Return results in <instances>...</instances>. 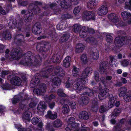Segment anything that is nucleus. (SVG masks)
<instances>
[{
    "instance_id": "1",
    "label": "nucleus",
    "mask_w": 131,
    "mask_h": 131,
    "mask_svg": "<svg viewBox=\"0 0 131 131\" xmlns=\"http://www.w3.org/2000/svg\"><path fill=\"white\" fill-rule=\"evenodd\" d=\"M23 58L20 63L25 66L37 67L41 64L42 58L40 56L36 55L30 51L25 53Z\"/></svg>"
},
{
    "instance_id": "2",
    "label": "nucleus",
    "mask_w": 131,
    "mask_h": 131,
    "mask_svg": "<svg viewBox=\"0 0 131 131\" xmlns=\"http://www.w3.org/2000/svg\"><path fill=\"white\" fill-rule=\"evenodd\" d=\"M50 48V44L47 42H42L41 44L38 45L37 47V48L39 50L43 58L44 59L47 57L49 53L48 50Z\"/></svg>"
},
{
    "instance_id": "3",
    "label": "nucleus",
    "mask_w": 131,
    "mask_h": 131,
    "mask_svg": "<svg viewBox=\"0 0 131 131\" xmlns=\"http://www.w3.org/2000/svg\"><path fill=\"white\" fill-rule=\"evenodd\" d=\"M12 52V53L9 58L10 60L19 59L22 53V50L20 47H17L13 49Z\"/></svg>"
},
{
    "instance_id": "4",
    "label": "nucleus",
    "mask_w": 131,
    "mask_h": 131,
    "mask_svg": "<svg viewBox=\"0 0 131 131\" xmlns=\"http://www.w3.org/2000/svg\"><path fill=\"white\" fill-rule=\"evenodd\" d=\"M76 83L73 85V88L79 91H81L84 89L86 81L84 79L81 78H78L76 79Z\"/></svg>"
},
{
    "instance_id": "5",
    "label": "nucleus",
    "mask_w": 131,
    "mask_h": 131,
    "mask_svg": "<svg viewBox=\"0 0 131 131\" xmlns=\"http://www.w3.org/2000/svg\"><path fill=\"white\" fill-rule=\"evenodd\" d=\"M47 89L46 85L41 83L38 85V88H35L33 90L34 93L37 95H42L46 92Z\"/></svg>"
},
{
    "instance_id": "6",
    "label": "nucleus",
    "mask_w": 131,
    "mask_h": 131,
    "mask_svg": "<svg viewBox=\"0 0 131 131\" xmlns=\"http://www.w3.org/2000/svg\"><path fill=\"white\" fill-rule=\"evenodd\" d=\"M42 3L38 1H36L33 3H31L29 5V7L31 8L32 12L36 14L40 13V9L39 8L38 5H41Z\"/></svg>"
},
{
    "instance_id": "7",
    "label": "nucleus",
    "mask_w": 131,
    "mask_h": 131,
    "mask_svg": "<svg viewBox=\"0 0 131 131\" xmlns=\"http://www.w3.org/2000/svg\"><path fill=\"white\" fill-rule=\"evenodd\" d=\"M41 77V76L39 74H35L30 82V87L33 88L37 86L40 83V79Z\"/></svg>"
},
{
    "instance_id": "8",
    "label": "nucleus",
    "mask_w": 131,
    "mask_h": 131,
    "mask_svg": "<svg viewBox=\"0 0 131 131\" xmlns=\"http://www.w3.org/2000/svg\"><path fill=\"white\" fill-rule=\"evenodd\" d=\"M24 95L23 93H20L19 94L17 95H16L12 100V103L14 104H15L18 103L20 100H32V99L28 97V96H26L25 97H24Z\"/></svg>"
},
{
    "instance_id": "9",
    "label": "nucleus",
    "mask_w": 131,
    "mask_h": 131,
    "mask_svg": "<svg viewBox=\"0 0 131 131\" xmlns=\"http://www.w3.org/2000/svg\"><path fill=\"white\" fill-rule=\"evenodd\" d=\"M125 38L123 36H119L116 37L115 39L114 43L116 47H120L124 43Z\"/></svg>"
},
{
    "instance_id": "10",
    "label": "nucleus",
    "mask_w": 131,
    "mask_h": 131,
    "mask_svg": "<svg viewBox=\"0 0 131 131\" xmlns=\"http://www.w3.org/2000/svg\"><path fill=\"white\" fill-rule=\"evenodd\" d=\"M108 63L106 61L101 62L99 68V71L101 74H103L106 72V69L108 67Z\"/></svg>"
},
{
    "instance_id": "11",
    "label": "nucleus",
    "mask_w": 131,
    "mask_h": 131,
    "mask_svg": "<svg viewBox=\"0 0 131 131\" xmlns=\"http://www.w3.org/2000/svg\"><path fill=\"white\" fill-rule=\"evenodd\" d=\"M108 18L110 20L114 23L116 24L118 22H119L118 24V26H121L122 25L121 22L119 21L118 16L116 14L113 13L109 14Z\"/></svg>"
},
{
    "instance_id": "12",
    "label": "nucleus",
    "mask_w": 131,
    "mask_h": 131,
    "mask_svg": "<svg viewBox=\"0 0 131 131\" xmlns=\"http://www.w3.org/2000/svg\"><path fill=\"white\" fill-rule=\"evenodd\" d=\"M41 29V26L39 22L35 23L32 26V32L35 34L39 35L40 30Z\"/></svg>"
},
{
    "instance_id": "13",
    "label": "nucleus",
    "mask_w": 131,
    "mask_h": 131,
    "mask_svg": "<svg viewBox=\"0 0 131 131\" xmlns=\"http://www.w3.org/2000/svg\"><path fill=\"white\" fill-rule=\"evenodd\" d=\"M55 75L59 77H62L64 75V71L60 67L58 66L56 67L54 71Z\"/></svg>"
},
{
    "instance_id": "14",
    "label": "nucleus",
    "mask_w": 131,
    "mask_h": 131,
    "mask_svg": "<svg viewBox=\"0 0 131 131\" xmlns=\"http://www.w3.org/2000/svg\"><path fill=\"white\" fill-rule=\"evenodd\" d=\"M95 15L93 12L89 11H86L83 13V17L87 20H89L91 19L94 20Z\"/></svg>"
},
{
    "instance_id": "15",
    "label": "nucleus",
    "mask_w": 131,
    "mask_h": 131,
    "mask_svg": "<svg viewBox=\"0 0 131 131\" xmlns=\"http://www.w3.org/2000/svg\"><path fill=\"white\" fill-rule=\"evenodd\" d=\"M0 37L5 40H9L12 38L10 32L8 30L4 31L0 33Z\"/></svg>"
},
{
    "instance_id": "16",
    "label": "nucleus",
    "mask_w": 131,
    "mask_h": 131,
    "mask_svg": "<svg viewBox=\"0 0 131 131\" xmlns=\"http://www.w3.org/2000/svg\"><path fill=\"white\" fill-rule=\"evenodd\" d=\"M108 9L106 6L102 5L99 9L97 14L100 16H103L106 14L108 12Z\"/></svg>"
},
{
    "instance_id": "17",
    "label": "nucleus",
    "mask_w": 131,
    "mask_h": 131,
    "mask_svg": "<svg viewBox=\"0 0 131 131\" xmlns=\"http://www.w3.org/2000/svg\"><path fill=\"white\" fill-rule=\"evenodd\" d=\"M33 15V12L30 10H28L24 15V19L25 22H28L32 19V16Z\"/></svg>"
},
{
    "instance_id": "18",
    "label": "nucleus",
    "mask_w": 131,
    "mask_h": 131,
    "mask_svg": "<svg viewBox=\"0 0 131 131\" xmlns=\"http://www.w3.org/2000/svg\"><path fill=\"white\" fill-rule=\"evenodd\" d=\"M109 101L108 102V106L110 108L113 107L115 104L116 102V97H113L112 95H110L109 96Z\"/></svg>"
},
{
    "instance_id": "19",
    "label": "nucleus",
    "mask_w": 131,
    "mask_h": 131,
    "mask_svg": "<svg viewBox=\"0 0 131 131\" xmlns=\"http://www.w3.org/2000/svg\"><path fill=\"white\" fill-rule=\"evenodd\" d=\"M11 83L16 86H19L21 84V81L20 78L17 77H14L10 80Z\"/></svg>"
},
{
    "instance_id": "20",
    "label": "nucleus",
    "mask_w": 131,
    "mask_h": 131,
    "mask_svg": "<svg viewBox=\"0 0 131 131\" xmlns=\"http://www.w3.org/2000/svg\"><path fill=\"white\" fill-rule=\"evenodd\" d=\"M88 30V27L85 26L82 27L79 32V35L80 37L83 38L86 37L87 36Z\"/></svg>"
},
{
    "instance_id": "21",
    "label": "nucleus",
    "mask_w": 131,
    "mask_h": 131,
    "mask_svg": "<svg viewBox=\"0 0 131 131\" xmlns=\"http://www.w3.org/2000/svg\"><path fill=\"white\" fill-rule=\"evenodd\" d=\"M92 70L90 67H87L83 72L82 78L84 79L88 76L89 74H90L92 72Z\"/></svg>"
},
{
    "instance_id": "22",
    "label": "nucleus",
    "mask_w": 131,
    "mask_h": 131,
    "mask_svg": "<svg viewBox=\"0 0 131 131\" xmlns=\"http://www.w3.org/2000/svg\"><path fill=\"white\" fill-rule=\"evenodd\" d=\"M46 116L47 118L52 120H54L57 118V113L56 112L53 113L51 111H49L47 112V114L46 115Z\"/></svg>"
},
{
    "instance_id": "23",
    "label": "nucleus",
    "mask_w": 131,
    "mask_h": 131,
    "mask_svg": "<svg viewBox=\"0 0 131 131\" xmlns=\"http://www.w3.org/2000/svg\"><path fill=\"white\" fill-rule=\"evenodd\" d=\"M79 117L81 119L86 120L89 118V115L87 112L85 111H83L80 113Z\"/></svg>"
},
{
    "instance_id": "24",
    "label": "nucleus",
    "mask_w": 131,
    "mask_h": 131,
    "mask_svg": "<svg viewBox=\"0 0 131 131\" xmlns=\"http://www.w3.org/2000/svg\"><path fill=\"white\" fill-rule=\"evenodd\" d=\"M71 4L72 3L70 0H63L61 3V6L65 8L69 7Z\"/></svg>"
},
{
    "instance_id": "25",
    "label": "nucleus",
    "mask_w": 131,
    "mask_h": 131,
    "mask_svg": "<svg viewBox=\"0 0 131 131\" xmlns=\"http://www.w3.org/2000/svg\"><path fill=\"white\" fill-rule=\"evenodd\" d=\"M109 90L107 89L102 90L99 93V97L100 100H102L105 97L106 95L108 94Z\"/></svg>"
},
{
    "instance_id": "26",
    "label": "nucleus",
    "mask_w": 131,
    "mask_h": 131,
    "mask_svg": "<svg viewBox=\"0 0 131 131\" xmlns=\"http://www.w3.org/2000/svg\"><path fill=\"white\" fill-rule=\"evenodd\" d=\"M63 65L65 67L68 68L70 66L71 62V58L69 56L66 57L63 60Z\"/></svg>"
},
{
    "instance_id": "27",
    "label": "nucleus",
    "mask_w": 131,
    "mask_h": 131,
    "mask_svg": "<svg viewBox=\"0 0 131 131\" xmlns=\"http://www.w3.org/2000/svg\"><path fill=\"white\" fill-rule=\"evenodd\" d=\"M47 106L45 102H41L39 104L37 109L40 112H43L46 108Z\"/></svg>"
},
{
    "instance_id": "28",
    "label": "nucleus",
    "mask_w": 131,
    "mask_h": 131,
    "mask_svg": "<svg viewBox=\"0 0 131 131\" xmlns=\"http://www.w3.org/2000/svg\"><path fill=\"white\" fill-rule=\"evenodd\" d=\"M52 70H53L51 68L45 70L43 69L41 72L40 73L42 76L47 78L48 77L49 74Z\"/></svg>"
},
{
    "instance_id": "29",
    "label": "nucleus",
    "mask_w": 131,
    "mask_h": 131,
    "mask_svg": "<svg viewBox=\"0 0 131 131\" xmlns=\"http://www.w3.org/2000/svg\"><path fill=\"white\" fill-rule=\"evenodd\" d=\"M84 48V46L82 43L78 44L76 47L75 51L78 53L82 52Z\"/></svg>"
},
{
    "instance_id": "30",
    "label": "nucleus",
    "mask_w": 131,
    "mask_h": 131,
    "mask_svg": "<svg viewBox=\"0 0 131 131\" xmlns=\"http://www.w3.org/2000/svg\"><path fill=\"white\" fill-rule=\"evenodd\" d=\"M119 92V96L120 97L124 96L126 93L127 88L125 86L120 88L118 90Z\"/></svg>"
},
{
    "instance_id": "31",
    "label": "nucleus",
    "mask_w": 131,
    "mask_h": 131,
    "mask_svg": "<svg viewBox=\"0 0 131 131\" xmlns=\"http://www.w3.org/2000/svg\"><path fill=\"white\" fill-rule=\"evenodd\" d=\"M17 24V21L15 19H13L9 21L8 23V26L10 28L13 29L16 27V24Z\"/></svg>"
},
{
    "instance_id": "32",
    "label": "nucleus",
    "mask_w": 131,
    "mask_h": 131,
    "mask_svg": "<svg viewBox=\"0 0 131 131\" xmlns=\"http://www.w3.org/2000/svg\"><path fill=\"white\" fill-rule=\"evenodd\" d=\"M61 82L59 78L58 77H54L52 81L53 86L56 88L60 85Z\"/></svg>"
},
{
    "instance_id": "33",
    "label": "nucleus",
    "mask_w": 131,
    "mask_h": 131,
    "mask_svg": "<svg viewBox=\"0 0 131 131\" xmlns=\"http://www.w3.org/2000/svg\"><path fill=\"white\" fill-rule=\"evenodd\" d=\"M62 123L61 120L57 119L53 122V125L54 127L58 128L62 126Z\"/></svg>"
},
{
    "instance_id": "34",
    "label": "nucleus",
    "mask_w": 131,
    "mask_h": 131,
    "mask_svg": "<svg viewBox=\"0 0 131 131\" xmlns=\"http://www.w3.org/2000/svg\"><path fill=\"white\" fill-rule=\"evenodd\" d=\"M124 97V99L126 101H131V91H129L127 92Z\"/></svg>"
},
{
    "instance_id": "35",
    "label": "nucleus",
    "mask_w": 131,
    "mask_h": 131,
    "mask_svg": "<svg viewBox=\"0 0 131 131\" xmlns=\"http://www.w3.org/2000/svg\"><path fill=\"white\" fill-rule=\"evenodd\" d=\"M92 58L94 60H97L99 57L98 51L97 50L92 51L91 53Z\"/></svg>"
},
{
    "instance_id": "36",
    "label": "nucleus",
    "mask_w": 131,
    "mask_h": 131,
    "mask_svg": "<svg viewBox=\"0 0 131 131\" xmlns=\"http://www.w3.org/2000/svg\"><path fill=\"white\" fill-rule=\"evenodd\" d=\"M121 15L123 19L125 20L128 18H131V14L126 12L124 11L122 12Z\"/></svg>"
},
{
    "instance_id": "37",
    "label": "nucleus",
    "mask_w": 131,
    "mask_h": 131,
    "mask_svg": "<svg viewBox=\"0 0 131 131\" xmlns=\"http://www.w3.org/2000/svg\"><path fill=\"white\" fill-rule=\"evenodd\" d=\"M80 100L83 104L85 105L87 104L89 102L88 98L85 95H82V96Z\"/></svg>"
},
{
    "instance_id": "38",
    "label": "nucleus",
    "mask_w": 131,
    "mask_h": 131,
    "mask_svg": "<svg viewBox=\"0 0 131 131\" xmlns=\"http://www.w3.org/2000/svg\"><path fill=\"white\" fill-rule=\"evenodd\" d=\"M73 31L77 33L80 32L82 27L79 24H75L73 26Z\"/></svg>"
},
{
    "instance_id": "39",
    "label": "nucleus",
    "mask_w": 131,
    "mask_h": 131,
    "mask_svg": "<svg viewBox=\"0 0 131 131\" xmlns=\"http://www.w3.org/2000/svg\"><path fill=\"white\" fill-rule=\"evenodd\" d=\"M60 56L59 55L54 54L53 55L51 58V61L54 63H57L60 62Z\"/></svg>"
},
{
    "instance_id": "40",
    "label": "nucleus",
    "mask_w": 131,
    "mask_h": 131,
    "mask_svg": "<svg viewBox=\"0 0 131 131\" xmlns=\"http://www.w3.org/2000/svg\"><path fill=\"white\" fill-rule=\"evenodd\" d=\"M70 125L69 126L71 127V130H72V131H78L79 129L78 128L79 124L78 123L74 122Z\"/></svg>"
},
{
    "instance_id": "41",
    "label": "nucleus",
    "mask_w": 131,
    "mask_h": 131,
    "mask_svg": "<svg viewBox=\"0 0 131 131\" xmlns=\"http://www.w3.org/2000/svg\"><path fill=\"white\" fill-rule=\"evenodd\" d=\"M32 113L29 111H26L23 116V118L25 119H28L32 116Z\"/></svg>"
},
{
    "instance_id": "42",
    "label": "nucleus",
    "mask_w": 131,
    "mask_h": 131,
    "mask_svg": "<svg viewBox=\"0 0 131 131\" xmlns=\"http://www.w3.org/2000/svg\"><path fill=\"white\" fill-rule=\"evenodd\" d=\"M72 70L73 75V77H75L78 75L79 73V69L76 67L75 66H73Z\"/></svg>"
},
{
    "instance_id": "43",
    "label": "nucleus",
    "mask_w": 131,
    "mask_h": 131,
    "mask_svg": "<svg viewBox=\"0 0 131 131\" xmlns=\"http://www.w3.org/2000/svg\"><path fill=\"white\" fill-rule=\"evenodd\" d=\"M121 112V109L120 108H117L115 109L112 112V117L117 116Z\"/></svg>"
},
{
    "instance_id": "44",
    "label": "nucleus",
    "mask_w": 131,
    "mask_h": 131,
    "mask_svg": "<svg viewBox=\"0 0 131 131\" xmlns=\"http://www.w3.org/2000/svg\"><path fill=\"white\" fill-rule=\"evenodd\" d=\"M57 94L60 96L68 97L67 95L63 92V90L61 89H59L58 90Z\"/></svg>"
},
{
    "instance_id": "45",
    "label": "nucleus",
    "mask_w": 131,
    "mask_h": 131,
    "mask_svg": "<svg viewBox=\"0 0 131 131\" xmlns=\"http://www.w3.org/2000/svg\"><path fill=\"white\" fill-rule=\"evenodd\" d=\"M65 23L62 22L58 24L57 26V28L59 30L63 29L65 28Z\"/></svg>"
},
{
    "instance_id": "46",
    "label": "nucleus",
    "mask_w": 131,
    "mask_h": 131,
    "mask_svg": "<svg viewBox=\"0 0 131 131\" xmlns=\"http://www.w3.org/2000/svg\"><path fill=\"white\" fill-rule=\"evenodd\" d=\"M86 40L88 42L93 44L96 43L97 42L95 39L93 37L87 38L86 39Z\"/></svg>"
},
{
    "instance_id": "47",
    "label": "nucleus",
    "mask_w": 131,
    "mask_h": 131,
    "mask_svg": "<svg viewBox=\"0 0 131 131\" xmlns=\"http://www.w3.org/2000/svg\"><path fill=\"white\" fill-rule=\"evenodd\" d=\"M56 97V95H55L51 94L49 96L45 97V99L46 102H48L52 99H54Z\"/></svg>"
},
{
    "instance_id": "48",
    "label": "nucleus",
    "mask_w": 131,
    "mask_h": 131,
    "mask_svg": "<svg viewBox=\"0 0 131 131\" xmlns=\"http://www.w3.org/2000/svg\"><path fill=\"white\" fill-rule=\"evenodd\" d=\"M78 131H90L89 127H86L84 124L82 123L81 125V128L78 130Z\"/></svg>"
},
{
    "instance_id": "49",
    "label": "nucleus",
    "mask_w": 131,
    "mask_h": 131,
    "mask_svg": "<svg viewBox=\"0 0 131 131\" xmlns=\"http://www.w3.org/2000/svg\"><path fill=\"white\" fill-rule=\"evenodd\" d=\"M96 5V3L95 1H89L88 3L87 6L88 8H91L94 6Z\"/></svg>"
},
{
    "instance_id": "50",
    "label": "nucleus",
    "mask_w": 131,
    "mask_h": 131,
    "mask_svg": "<svg viewBox=\"0 0 131 131\" xmlns=\"http://www.w3.org/2000/svg\"><path fill=\"white\" fill-rule=\"evenodd\" d=\"M92 108H95V110H97V106L98 105V103L96 99H95L92 101Z\"/></svg>"
},
{
    "instance_id": "51",
    "label": "nucleus",
    "mask_w": 131,
    "mask_h": 131,
    "mask_svg": "<svg viewBox=\"0 0 131 131\" xmlns=\"http://www.w3.org/2000/svg\"><path fill=\"white\" fill-rule=\"evenodd\" d=\"M81 61L84 63H86L88 62L86 54H83L81 56Z\"/></svg>"
},
{
    "instance_id": "52",
    "label": "nucleus",
    "mask_w": 131,
    "mask_h": 131,
    "mask_svg": "<svg viewBox=\"0 0 131 131\" xmlns=\"http://www.w3.org/2000/svg\"><path fill=\"white\" fill-rule=\"evenodd\" d=\"M70 37L69 35L68 34H64L63 36L61 37V39L62 42L67 41Z\"/></svg>"
},
{
    "instance_id": "53",
    "label": "nucleus",
    "mask_w": 131,
    "mask_h": 131,
    "mask_svg": "<svg viewBox=\"0 0 131 131\" xmlns=\"http://www.w3.org/2000/svg\"><path fill=\"white\" fill-rule=\"evenodd\" d=\"M23 25V22L21 20L18 23V26L17 27L18 31L23 32V31L22 30Z\"/></svg>"
},
{
    "instance_id": "54",
    "label": "nucleus",
    "mask_w": 131,
    "mask_h": 131,
    "mask_svg": "<svg viewBox=\"0 0 131 131\" xmlns=\"http://www.w3.org/2000/svg\"><path fill=\"white\" fill-rule=\"evenodd\" d=\"M62 112L64 113H67L69 111V108L68 106L67 105H64L62 108Z\"/></svg>"
},
{
    "instance_id": "55",
    "label": "nucleus",
    "mask_w": 131,
    "mask_h": 131,
    "mask_svg": "<svg viewBox=\"0 0 131 131\" xmlns=\"http://www.w3.org/2000/svg\"><path fill=\"white\" fill-rule=\"evenodd\" d=\"M106 40L108 42H111L113 40V37L109 33L107 34L106 35Z\"/></svg>"
},
{
    "instance_id": "56",
    "label": "nucleus",
    "mask_w": 131,
    "mask_h": 131,
    "mask_svg": "<svg viewBox=\"0 0 131 131\" xmlns=\"http://www.w3.org/2000/svg\"><path fill=\"white\" fill-rule=\"evenodd\" d=\"M110 60L109 62V64L111 67H113V63H114L115 60L114 57L112 56H110Z\"/></svg>"
},
{
    "instance_id": "57",
    "label": "nucleus",
    "mask_w": 131,
    "mask_h": 131,
    "mask_svg": "<svg viewBox=\"0 0 131 131\" xmlns=\"http://www.w3.org/2000/svg\"><path fill=\"white\" fill-rule=\"evenodd\" d=\"M71 17V15L68 14H66L63 15L61 16V18L63 19H69Z\"/></svg>"
},
{
    "instance_id": "58",
    "label": "nucleus",
    "mask_w": 131,
    "mask_h": 131,
    "mask_svg": "<svg viewBox=\"0 0 131 131\" xmlns=\"http://www.w3.org/2000/svg\"><path fill=\"white\" fill-rule=\"evenodd\" d=\"M81 9L80 6H77L75 7L73 10V13L75 14H78L80 12Z\"/></svg>"
},
{
    "instance_id": "59",
    "label": "nucleus",
    "mask_w": 131,
    "mask_h": 131,
    "mask_svg": "<svg viewBox=\"0 0 131 131\" xmlns=\"http://www.w3.org/2000/svg\"><path fill=\"white\" fill-rule=\"evenodd\" d=\"M125 4V8L131 10V0H130L129 2H126Z\"/></svg>"
},
{
    "instance_id": "60",
    "label": "nucleus",
    "mask_w": 131,
    "mask_h": 131,
    "mask_svg": "<svg viewBox=\"0 0 131 131\" xmlns=\"http://www.w3.org/2000/svg\"><path fill=\"white\" fill-rule=\"evenodd\" d=\"M75 121V119L73 117H71L68 120V123L69 126L71 125L70 124L74 122Z\"/></svg>"
},
{
    "instance_id": "61",
    "label": "nucleus",
    "mask_w": 131,
    "mask_h": 131,
    "mask_svg": "<svg viewBox=\"0 0 131 131\" xmlns=\"http://www.w3.org/2000/svg\"><path fill=\"white\" fill-rule=\"evenodd\" d=\"M24 38L17 39V40H14L16 44L20 45L22 43L24 42Z\"/></svg>"
},
{
    "instance_id": "62",
    "label": "nucleus",
    "mask_w": 131,
    "mask_h": 131,
    "mask_svg": "<svg viewBox=\"0 0 131 131\" xmlns=\"http://www.w3.org/2000/svg\"><path fill=\"white\" fill-rule=\"evenodd\" d=\"M121 64L124 67L127 66L129 62L126 59H124L121 62Z\"/></svg>"
},
{
    "instance_id": "63",
    "label": "nucleus",
    "mask_w": 131,
    "mask_h": 131,
    "mask_svg": "<svg viewBox=\"0 0 131 131\" xmlns=\"http://www.w3.org/2000/svg\"><path fill=\"white\" fill-rule=\"evenodd\" d=\"M100 112L101 113H103L105 112L106 111V107L103 105H101L100 107Z\"/></svg>"
},
{
    "instance_id": "64",
    "label": "nucleus",
    "mask_w": 131,
    "mask_h": 131,
    "mask_svg": "<svg viewBox=\"0 0 131 131\" xmlns=\"http://www.w3.org/2000/svg\"><path fill=\"white\" fill-rule=\"evenodd\" d=\"M39 120L38 118L36 117L33 118L31 120L32 123L34 125H36L39 122Z\"/></svg>"
}]
</instances>
